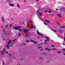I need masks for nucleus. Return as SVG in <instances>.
Instances as JSON below:
<instances>
[{
	"label": "nucleus",
	"mask_w": 65,
	"mask_h": 65,
	"mask_svg": "<svg viewBox=\"0 0 65 65\" xmlns=\"http://www.w3.org/2000/svg\"><path fill=\"white\" fill-rule=\"evenodd\" d=\"M11 41H12V40H11L8 42V44L6 45V47L8 49H9V44H10V43L11 42Z\"/></svg>",
	"instance_id": "1"
},
{
	"label": "nucleus",
	"mask_w": 65,
	"mask_h": 65,
	"mask_svg": "<svg viewBox=\"0 0 65 65\" xmlns=\"http://www.w3.org/2000/svg\"><path fill=\"white\" fill-rule=\"evenodd\" d=\"M22 27L21 26H17L13 27V29H15V30H19V29H20L21 28H22Z\"/></svg>",
	"instance_id": "2"
},
{
	"label": "nucleus",
	"mask_w": 65,
	"mask_h": 65,
	"mask_svg": "<svg viewBox=\"0 0 65 65\" xmlns=\"http://www.w3.org/2000/svg\"><path fill=\"white\" fill-rule=\"evenodd\" d=\"M23 30L24 32H26V33H29V32H28V31H30V30L29 29H23Z\"/></svg>",
	"instance_id": "3"
},
{
	"label": "nucleus",
	"mask_w": 65,
	"mask_h": 65,
	"mask_svg": "<svg viewBox=\"0 0 65 65\" xmlns=\"http://www.w3.org/2000/svg\"><path fill=\"white\" fill-rule=\"evenodd\" d=\"M37 33L38 34V35H40L41 36H42V37H43V35L42 34L40 33H39V32H38V31H37Z\"/></svg>",
	"instance_id": "4"
},
{
	"label": "nucleus",
	"mask_w": 65,
	"mask_h": 65,
	"mask_svg": "<svg viewBox=\"0 0 65 65\" xmlns=\"http://www.w3.org/2000/svg\"><path fill=\"white\" fill-rule=\"evenodd\" d=\"M37 33L38 34V35H40L41 36H42V37H43V35L42 34L40 33H39V32H38V31H37Z\"/></svg>",
	"instance_id": "5"
},
{
	"label": "nucleus",
	"mask_w": 65,
	"mask_h": 65,
	"mask_svg": "<svg viewBox=\"0 0 65 65\" xmlns=\"http://www.w3.org/2000/svg\"><path fill=\"white\" fill-rule=\"evenodd\" d=\"M8 5L10 6H11L12 7H13L14 6V5L12 3L10 4V3H9Z\"/></svg>",
	"instance_id": "6"
},
{
	"label": "nucleus",
	"mask_w": 65,
	"mask_h": 65,
	"mask_svg": "<svg viewBox=\"0 0 65 65\" xmlns=\"http://www.w3.org/2000/svg\"><path fill=\"white\" fill-rule=\"evenodd\" d=\"M45 50L47 51V50H48L49 52H50V51H51L52 49L51 48H45Z\"/></svg>",
	"instance_id": "7"
},
{
	"label": "nucleus",
	"mask_w": 65,
	"mask_h": 65,
	"mask_svg": "<svg viewBox=\"0 0 65 65\" xmlns=\"http://www.w3.org/2000/svg\"><path fill=\"white\" fill-rule=\"evenodd\" d=\"M30 41L31 42H34L35 44H36V43H37V42H35V41H34L33 40H30Z\"/></svg>",
	"instance_id": "8"
},
{
	"label": "nucleus",
	"mask_w": 65,
	"mask_h": 65,
	"mask_svg": "<svg viewBox=\"0 0 65 65\" xmlns=\"http://www.w3.org/2000/svg\"><path fill=\"white\" fill-rule=\"evenodd\" d=\"M46 38L47 39V40L48 41H49V39L50 40V38L48 37H46Z\"/></svg>",
	"instance_id": "9"
},
{
	"label": "nucleus",
	"mask_w": 65,
	"mask_h": 65,
	"mask_svg": "<svg viewBox=\"0 0 65 65\" xmlns=\"http://www.w3.org/2000/svg\"><path fill=\"white\" fill-rule=\"evenodd\" d=\"M39 11V10H38V11L37 12V13H39L40 16H41V15H42V14L40 12L38 13Z\"/></svg>",
	"instance_id": "10"
},
{
	"label": "nucleus",
	"mask_w": 65,
	"mask_h": 65,
	"mask_svg": "<svg viewBox=\"0 0 65 65\" xmlns=\"http://www.w3.org/2000/svg\"><path fill=\"white\" fill-rule=\"evenodd\" d=\"M2 20L3 22H4V21H5V20H4V18L3 17H2Z\"/></svg>",
	"instance_id": "11"
},
{
	"label": "nucleus",
	"mask_w": 65,
	"mask_h": 65,
	"mask_svg": "<svg viewBox=\"0 0 65 65\" xmlns=\"http://www.w3.org/2000/svg\"><path fill=\"white\" fill-rule=\"evenodd\" d=\"M45 21L46 22H48V23H50V21L49 20H45Z\"/></svg>",
	"instance_id": "12"
},
{
	"label": "nucleus",
	"mask_w": 65,
	"mask_h": 65,
	"mask_svg": "<svg viewBox=\"0 0 65 65\" xmlns=\"http://www.w3.org/2000/svg\"><path fill=\"white\" fill-rule=\"evenodd\" d=\"M36 26H35L34 27L33 25H32V26H31V27H32V28H31V29H32V28H34V29H35V27Z\"/></svg>",
	"instance_id": "13"
},
{
	"label": "nucleus",
	"mask_w": 65,
	"mask_h": 65,
	"mask_svg": "<svg viewBox=\"0 0 65 65\" xmlns=\"http://www.w3.org/2000/svg\"><path fill=\"white\" fill-rule=\"evenodd\" d=\"M2 55H3L4 54V51H3V50L2 51Z\"/></svg>",
	"instance_id": "14"
},
{
	"label": "nucleus",
	"mask_w": 65,
	"mask_h": 65,
	"mask_svg": "<svg viewBox=\"0 0 65 65\" xmlns=\"http://www.w3.org/2000/svg\"><path fill=\"white\" fill-rule=\"evenodd\" d=\"M57 15L58 16H59L60 17H61V15L60 14H57Z\"/></svg>",
	"instance_id": "15"
},
{
	"label": "nucleus",
	"mask_w": 65,
	"mask_h": 65,
	"mask_svg": "<svg viewBox=\"0 0 65 65\" xmlns=\"http://www.w3.org/2000/svg\"><path fill=\"white\" fill-rule=\"evenodd\" d=\"M26 41H27V42H28V43H29V42H29V40H26Z\"/></svg>",
	"instance_id": "16"
},
{
	"label": "nucleus",
	"mask_w": 65,
	"mask_h": 65,
	"mask_svg": "<svg viewBox=\"0 0 65 65\" xmlns=\"http://www.w3.org/2000/svg\"><path fill=\"white\" fill-rule=\"evenodd\" d=\"M65 27V26H62L61 27H60V28H64V27Z\"/></svg>",
	"instance_id": "17"
},
{
	"label": "nucleus",
	"mask_w": 65,
	"mask_h": 65,
	"mask_svg": "<svg viewBox=\"0 0 65 65\" xmlns=\"http://www.w3.org/2000/svg\"><path fill=\"white\" fill-rule=\"evenodd\" d=\"M17 7L18 8H20V6H19V4H17Z\"/></svg>",
	"instance_id": "18"
},
{
	"label": "nucleus",
	"mask_w": 65,
	"mask_h": 65,
	"mask_svg": "<svg viewBox=\"0 0 65 65\" xmlns=\"http://www.w3.org/2000/svg\"><path fill=\"white\" fill-rule=\"evenodd\" d=\"M27 25L26 27L27 28H28V22H27Z\"/></svg>",
	"instance_id": "19"
},
{
	"label": "nucleus",
	"mask_w": 65,
	"mask_h": 65,
	"mask_svg": "<svg viewBox=\"0 0 65 65\" xmlns=\"http://www.w3.org/2000/svg\"><path fill=\"white\" fill-rule=\"evenodd\" d=\"M44 45H46L47 44V43L46 42H45L44 43Z\"/></svg>",
	"instance_id": "20"
},
{
	"label": "nucleus",
	"mask_w": 65,
	"mask_h": 65,
	"mask_svg": "<svg viewBox=\"0 0 65 65\" xmlns=\"http://www.w3.org/2000/svg\"><path fill=\"white\" fill-rule=\"evenodd\" d=\"M48 13H51V11L49 10L48 12Z\"/></svg>",
	"instance_id": "21"
},
{
	"label": "nucleus",
	"mask_w": 65,
	"mask_h": 65,
	"mask_svg": "<svg viewBox=\"0 0 65 65\" xmlns=\"http://www.w3.org/2000/svg\"><path fill=\"white\" fill-rule=\"evenodd\" d=\"M57 25H60V24L59 23V22H57Z\"/></svg>",
	"instance_id": "22"
},
{
	"label": "nucleus",
	"mask_w": 65,
	"mask_h": 65,
	"mask_svg": "<svg viewBox=\"0 0 65 65\" xmlns=\"http://www.w3.org/2000/svg\"><path fill=\"white\" fill-rule=\"evenodd\" d=\"M52 30L53 31H54V32H57V31L55 30H54V29H53Z\"/></svg>",
	"instance_id": "23"
},
{
	"label": "nucleus",
	"mask_w": 65,
	"mask_h": 65,
	"mask_svg": "<svg viewBox=\"0 0 65 65\" xmlns=\"http://www.w3.org/2000/svg\"><path fill=\"white\" fill-rule=\"evenodd\" d=\"M55 50L56 51H57V50L55 48H54L52 49V50Z\"/></svg>",
	"instance_id": "24"
},
{
	"label": "nucleus",
	"mask_w": 65,
	"mask_h": 65,
	"mask_svg": "<svg viewBox=\"0 0 65 65\" xmlns=\"http://www.w3.org/2000/svg\"><path fill=\"white\" fill-rule=\"evenodd\" d=\"M38 48H42V47H38Z\"/></svg>",
	"instance_id": "25"
},
{
	"label": "nucleus",
	"mask_w": 65,
	"mask_h": 65,
	"mask_svg": "<svg viewBox=\"0 0 65 65\" xmlns=\"http://www.w3.org/2000/svg\"><path fill=\"white\" fill-rule=\"evenodd\" d=\"M4 52H6V50H5V48H4Z\"/></svg>",
	"instance_id": "26"
},
{
	"label": "nucleus",
	"mask_w": 65,
	"mask_h": 65,
	"mask_svg": "<svg viewBox=\"0 0 65 65\" xmlns=\"http://www.w3.org/2000/svg\"><path fill=\"white\" fill-rule=\"evenodd\" d=\"M59 31H60L61 33H62L63 31L62 30H59Z\"/></svg>",
	"instance_id": "27"
},
{
	"label": "nucleus",
	"mask_w": 65,
	"mask_h": 65,
	"mask_svg": "<svg viewBox=\"0 0 65 65\" xmlns=\"http://www.w3.org/2000/svg\"><path fill=\"white\" fill-rule=\"evenodd\" d=\"M30 22L31 23H32H32H33V22H32V21H31V20H30Z\"/></svg>",
	"instance_id": "28"
},
{
	"label": "nucleus",
	"mask_w": 65,
	"mask_h": 65,
	"mask_svg": "<svg viewBox=\"0 0 65 65\" xmlns=\"http://www.w3.org/2000/svg\"><path fill=\"white\" fill-rule=\"evenodd\" d=\"M44 25H47V24H46V23L45 22H44Z\"/></svg>",
	"instance_id": "29"
},
{
	"label": "nucleus",
	"mask_w": 65,
	"mask_h": 65,
	"mask_svg": "<svg viewBox=\"0 0 65 65\" xmlns=\"http://www.w3.org/2000/svg\"><path fill=\"white\" fill-rule=\"evenodd\" d=\"M8 26H9L8 25H6L5 26V28H7V27H8Z\"/></svg>",
	"instance_id": "30"
},
{
	"label": "nucleus",
	"mask_w": 65,
	"mask_h": 65,
	"mask_svg": "<svg viewBox=\"0 0 65 65\" xmlns=\"http://www.w3.org/2000/svg\"><path fill=\"white\" fill-rule=\"evenodd\" d=\"M19 36H21V33H19Z\"/></svg>",
	"instance_id": "31"
},
{
	"label": "nucleus",
	"mask_w": 65,
	"mask_h": 65,
	"mask_svg": "<svg viewBox=\"0 0 65 65\" xmlns=\"http://www.w3.org/2000/svg\"><path fill=\"white\" fill-rule=\"evenodd\" d=\"M39 59H42V58L41 57H40L39 58Z\"/></svg>",
	"instance_id": "32"
},
{
	"label": "nucleus",
	"mask_w": 65,
	"mask_h": 65,
	"mask_svg": "<svg viewBox=\"0 0 65 65\" xmlns=\"http://www.w3.org/2000/svg\"><path fill=\"white\" fill-rule=\"evenodd\" d=\"M15 40H16V39H14L13 41V42H14V41H15Z\"/></svg>",
	"instance_id": "33"
},
{
	"label": "nucleus",
	"mask_w": 65,
	"mask_h": 65,
	"mask_svg": "<svg viewBox=\"0 0 65 65\" xmlns=\"http://www.w3.org/2000/svg\"><path fill=\"white\" fill-rule=\"evenodd\" d=\"M48 12V11H47V10H45V12Z\"/></svg>",
	"instance_id": "34"
},
{
	"label": "nucleus",
	"mask_w": 65,
	"mask_h": 65,
	"mask_svg": "<svg viewBox=\"0 0 65 65\" xmlns=\"http://www.w3.org/2000/svg\"><path fill=\"white\" fill-rule=\"evenodd\" d=\"M57 53H59V54H60V53H62L61 52H58Z\"/></svg>",
	"instance_id": "35"
},
{
	"label": "nucleus",
	"mask_w": 65,
	"mask_h": 65,
	"mask_svg": "<svg viewBox=\"0 0 65 65\" xmlns=\"http://www.w3.org/2000/svg\"><path fill=\"white\" fill-rule=\"evenodd\" d=\"M19 30L20 31V32L22 31V29H19Z\"/></svg>",
	"instance_id": "36"
},
{
	"label": "nucleus",
	"mask_w": 65,
	"mask_h": 65,
	"mask_svg": "<svg viewBox=\"0 0 65 65\" xmlns=\"http://www.w3.org/2000/svg\"><path fill=\"white\" fill-rule=\"evenodd\" d=\"M57 36L59 37H60V36L59 35H57Z\"/></svg>",
	"instance_id": "37"
},
{
	"label": "nucleus",
	"mask_w": 65,
	"mask_h": 65,
	"mask_svg": "<svg viewBox=\"0 0 65 65\" xmlns=\"http://www.w3.org/2000/svg\"><path fill=\"white\" fill-rule=\"evenodd\" d=\"M26 0H24V3H26Z\"/></svg>",
	"instance_id": "38"
},
{
	"label": "nucleus",
	"mask_w": 65,
	"mask_h": 65,
	"mask_svg": "<svg viewBox=\"0 0 65 65\" xmlns=\"http://www.w3.org/2000/svg\"><path fill=\"white\" fill-rule=\"evenodd\" d=\"M6 54H8V52H6Z\"/></svg>",
	"instance_id": "39"
},
{
	"label": "nucleus",
	"mask_w": 65,
	"mask_h": 65,
	"mask_svg": "<svg viewBox=\"0 0 65 65\" xmlns=\"http://www.w3.org/2000/svg\"><path fill=\"white\" fill-rule=\"evenodd\" d=\"M45 42H47V41L46 40H45Z\"/></svg>",
	"instance_id": "40"
},
{
	"label": "nucleus",
	"mask_w": 65,
	"mask_h": 65,
	"mask_svg": "<svg viewBox=\"0 0 65 65\" xmlns=\"http://www.w3.org/2000/svg\"><path fill=\"white\" fill-rule=\"evenodd\" d=\"M52 47H54V45H52L51 46Z\"/></svg>",
	"instance_id": "41"
},
{
	"label": "nucleus",
	"mask_w": 65,
	"mask_h": 65,
	"mask_svg": "<svg viewBox=\"0 0 65 65\" xmlns=\"http://www.w3.org/2000/svg\"><path fill=\"white\" fill-rule=\"evenodd\" d=\"M12 25V24H10V25H9V26H10H10H11Z\"/></svg>",
	"instance_id": "42"
},
{
	"label": "nucleus",
	"mask_w": 65,
	"mask_h": 65,
	"mask_svg": "<svg viewBox=\"0 0 65 65\" xmlns=\"http://www.w3.org/2000/svg\"><path fill=\"white\" fill-rule=\"evenodd\" d=\"M36 0L37 1V2H38V1H39V0Z\"/></svg>",
	"instance_id": "43"
},
{
	"label": "nucleus",
	"mask_w": 65,
	"mask_h": 65,
	"mask_svg": "<svg viewBox=\"0 0 65 65\" xmlns=\"http://www.w3.org/2000/svg\"><path fill=\"white\" fill-rule=\"evenodd\" d=\"M13 45V44H12L11 45V46H12V45Z\"/></svg>",
	"instance_id": "44"
},
{
	"label": "nucleus",
	"mask_w": 65,
	"mask_h": 65,
	"mask_svg": "<svg viewBox=\"0 0 65 65\" xmlns=\"http://www.w3.org/2000/svg\"><path fill=\"white\" fill-rule=\"evenodd\" d=\"M63 7H61L60 8V9H63Z\"/></svg>",
	"instance_id": "45"
},
{
	"label": "nucleus",
	"mask_w": 65,
	"mask_h": 65,
	"mask_svg": "<svg viewBox=\"0 0 65 65\" xmlns=\"http://www.w3.org/2000/svg\"><path fill=\"white\" fill-rule=\"evenodd\" d=\"M43 43H42V42H41V43H40V44H43Z\"/></svg>",
	"instance_id": "46"
},
{
	"label": "nucleus",
	"mask_w": 65,
	"mask_h": 65,
	"mask_svg": "<svg viewBox=\"0 0 65 65\" xmlns=\"http://www.w3.org/2000/svg\"><path fill=\"white\" fill-rule=\"evenodd\" d=\"M9 56H11V54H9Z\"/></svg>",
	"instance_id": "47"
},
{
	"label": "nucleus",
	"mask_w": 65,
	"mask_h": 65,
	"mask_svg": "<svg viewBox=\"0 0 65 65\" xmlns=\"http://www.w3.org/2000/svg\"><path fill=\"white\" fill-rule=\"evenodd\" d=\"M4 31H5V29H4L3 30V31L4 32Z\"/></svg>",
	"instance_id": "48"
},
{
	"label": "nucleus",
	"mask_w": 65,
	"mask_h": 65,
	"mask_svg": "<svg viewBox=\"0 0 65 65\" xmlns=\"http://www.w3.org/2000/svg\"><path fill=\"white\" fill-rule=\"evenodd\" d=\"M26 36H28V35H27V34H26Z\"/></svg>",
	"instance_id": "49"
},
{
	"label": "nucleus",
	"mask_w": 65,
	"mask_h": 65,
	"mask_svg": "<svg viewBox=\"0 0 65 65\" xmlns=\"http://www.w3.org/2000/svg\"><path fill=\"white\" fill-rule=\"evenodd\" d=\"M63 51H65V48H64L63 49Z\"/></svg>",
	"instance_id": "50"
},
{
	"label": "nucleus",
	"mask_w": 65,
	"mask_h": 65,
	"mask_svg": "<svg viewBox=\"0 0 65 65\" xmlns=\"http://www.w3.org/2000/svg\"><path fill=\"white\" fill-rule=\"evenodd\" d=\"M37 38H39V37H38Z\"/></svg>",
	"instance_id": "51"
},
{
	"label": "nucleus",
	"mask_w": 65,
	"mask_h": 65,
	"mask_svg": "<svg viewBox=\"0 0 65 65\" xmlns=\"http://www.w3.org/2000/svg\"><path fill=\"white\" fill-rule=\"evenodd\" d=\"M3 26H2V27H1V28H3Z\"/></svg>",
	"instance_id": "52"
},
{
	"label": "nucleus",
	"mask_w": 65,
	"mask_h": 65,
	"mask_svg": "<svg viewBox=\"0 0 65 65\" xmlns=\"http://www.w3.org/2000/svg\"><path fill=\"white\" fill-rule=\"evenodd\" d=\"M22 23H23V24H25V22H23Z\"/></svg>",
	"instance_id": "53"
},
{
	"label": "nucleus",
	"mask_w": 65,
	"mask_h": 65,
	"mask_svg": "<svg viewBox=\"0 0 65 65\" xmlns=\"http://www.w3.org/2000/svg\"><path fill=\"white\" fill-rule=\"evenodd\" d=\"M3 41H5V39H3Z\"/></svg>",
	"instance_id": "54"
},
{
	"label": "nucleus",
	"mask_w": 65,
	"mask_h": 65,
	"mask_svg": "<svg viewBox=\"0 0 65 65\" xmlns=\"http://www.w3.org/2000/svg\"><path fill=\"white\" fill-rule=\"evenodd\" d=\"M4 64H5L4 63V62L3 63V65H4Z\"/></svg>",
	"instance_id": "55"
},
{
	"label": "nucleus",
	"mask_w": 65,
	"mask_h": 65,
	"mask_svg": "<svg viewBox=\"0 0 65 65\" xmlns=\"http://www.w3.org/2000/svg\"><path fill=\"white\" fill-rule=\"evenodd\" d=\"M23 45H26V44H23Z\"/></svg>",
	"instance_id": "56"
},
{
	"label": "nucleus",
	"mask_w": 65,
	"mask_h": 65,
	"mask_svg": "<svg viewBox=\"0 0 65 65\" xmlns=\"http://www.w3.org/2000/svg\"><path fill=\"white\" fill-rule=\"evenodd\" d=\"M63 45H65V43H63Z\"/></svg>",
	"instance_id": "57"
},
{
	"label": "nucleus",
	"mask_w": 65,
	"mask_h": 65,
	"mask_svg": "<svg viewBox=\"0 0 65 65\" xmlns=\"http://www.w3.org/2000/svg\"><path fill=\"white\" fill-rule=\"evenodd\" d=\"M11 20H13V19L12 18L11 19Z\"/></svg>",
	"instance_id": "58"
},
{
	"label": "nucleus",
	"mask_w": 65,
	"mask_h": 65,
	"mask_svg": "<svg viewBox=\"0 0 65 65\" xmlns=\"http://www.w3.org/2000/svg\"><path fill=\"white\" fill-rule=\"evenodd\" d=\"M56 10H58V9H56Z\"/></svg>",
	"instance_id": "59"
},
{
	"label": "nucleus",
	"mask_w": 65,
	"mask_h": 65,
	"mask_svg": "<svg viewBox=\"0 0 65 65\" xmlns=\"http://www.w3.org/2000/svg\"><path fill=\"white\" fill-rule=\"evenodd\" d=\"M42 50H43V49H41V50H40V51H42Z\"/></svg>",
	"instance_id": "60"
},
{
	"label": "nucleus",
	"mask_w": 65,
	"mask_h": 65,
	"mask_svg": "<svg viewBox=\"0 0 65 65\" xmlns=\"http://www.w3.org/2000/svg\"><path fill=\"white\" fill-rule=\"evenodd\" d=\"M40 41H42V40H40Z\"/></svg>",
	"instance_id": "61"
},
{
	"label": "nucleus",
	"mask_w": 65,
	"mask_h": 65,
	"mask_svg": "<svg viewBox=\"0 0 65 65\" xmlns=\"http://www.w3.org/2000/svg\"><path fill=\"white\" fill-rule=\"evenodd\" d=\"M63 54H64V55H65V53H64Z\"/></svg>",
	"instance_id": "62"
},
{
	"label": "nucleus",
	"mask_w": 65,
	"mask_h": 65,
	"mask_svg": "<svg viewBox=\"0 0 65 65\" xmlns=\"http://www.w3.org/2000/svg\"><path fill=\"white\" fill-rule=\"evenodd\" d=\"M20 24H21V22H20Z\"/></svg>",
	"instance_id": "63"
},
{
	"label": "nucleus",
	"mask_w": 65,
	"mask_h": 65,
	"mask_svg": "<svg viewBox=\"0 0 65 65\" xmlns=\"http://www.w3.org/2000/svg\"><path fill=\"white\" fill-rule=\"evenodd\" d=\"M22 59H23V58L21 59V60H22Z\"/></svg>",
	"instance_id": "64"
}]
</instances>
